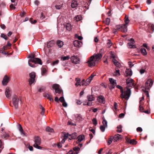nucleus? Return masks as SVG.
<instances>
[{"instance_id": "nucleus-1", "label": "nucleus", "mask_w": 154, "mask_h": 154, "mask_svg": "<svg viewBox=\"0 0 154 154\" xmlns=\"http://www.w3.org/2000/svg\"><path fill=\"white\" fill-rule=\"evenodd\" d=\"M35 55L34 54H31L29 55V57L30 59L28 60V64L29 66L32 67H34L35 65L34 64L32 65L30 63V62L42 65V61L41 59L38 58H35Z\"/></svg>"}, {"instance_id": "nucleus-2", "label": "nucleus", "mask_w": 154, "mask_h": 154, "mask_svg": "<svg viewBox=\"0 0 154 154\" xmlns=\"http://www.w3.org/2000/svg\"><path fill=\"white\" fill-rule=\"evenodd\" d=\"M116 87L120 90L121 93V97L122 98H125L128 100L131 94V91L130 89L127 88L126 91L123 92V88L119 85H117Z\"/></svg>"}, {"instance_id": "nucleus-3", "label": "nucleus", "mask_w": 154, "mask_h": 154, "mask_svg": "<svg viewBox=\"0 0 154 154\" xmlns=\"http://www.w3.org/2000/svg\"><path fill=\"white\" fill-rule=\"evenodd\" d=\"M125 23L121 26L117 25L116 26V29L119 31L125 32L127 31V25L129 23L130 20L128 19V17L125 15Z\"/></svg>"}, {"instance_id": "nucleus-4", "label": "nucleus", "mask_w": 154, "mask_h": 154, "mask_svg": "<svg viewBox=\"0 0 154 154\" xmlns=\"http://www.w3.org/2000/svg\"><path fill=\"white\" fill-rule=\"evenodd\" d=\"M95 75L94 73H92L89 77V78L86 80L85 82V80L83 79H82L81 81V80L80 78H78V85L81 86H86L89 85L91 82V81L92 80L94 77Z\"/></svg>"}, {"instance_id": "nucleus-5", "label": "nucleus", "mask_w": 154, "mask_h": 154, "mask_svg": "<svg viewBox=\"0 0 154 154\" xmlns=\"http://www.w3.org/2000/svg\"><path fill=\"white\" fill-rule=\"evenodd\" d=\"M35 143L33 144V146L35 148L41 149L42 147L39 145L41 144V140L39 137H37L35 138Z\"/></svg>"}, {"instance_id": "nucleus-6", "label": "nucleus", "mask_w": 154, "mask_h": 154, "mask_svg": "<svg viewBox=\"0 0 154 154\" xmlns=\"http://www.w3.org/2000/svg\"><path fill=\"white\" fill-rule=\"evenodd\" d=\"M87 98L88 101L87 102V104L84 103L83 105H87L89 106H91L92 104V102L95 100V97L93 95L89 94L87 96Z\"/></svg>"}, {"instance_id": "nucleus-7", "label": "nucleus", "mask_w": 154, "mask_h": 154, "mask_svg": "<svg viewBox=\"0 0 154 154\" xmlns=\"http://www.w3.org/2000/svg\"><path fill=\"white\" fill-rule=\"evenodd\" d=\"M95 60H94V55L91 56L89 59L88 61L86 62L88 64V66L89 67H92L95 66Z\"/></svg>"}, {"instance_id": "nucleus-8", "label": "nucleus", "mask_w": 154, "mask_h": 154, "mask_svg": "<svg viewBox=\"0 0 154 154\" xmlns=\"http://www.w3.org/2000/svg\"><path fill=\"white\" fill-rule=\"evenodd\" d=\"M30 78L29 80V84L31 85L35 82V74L34 72H32L29 74Z\"/></svg>"}, {"instance_id": "nucleus-9", "label": "nucleus", "mask_w": 154, "mask_h": 154, "mask_svg": "<svg viewBox=\"0 0 154 154\" xmlns=\"http://www.w3.org/2000/svg\"><path fill=\"white\" fill-rule=\"evenodd\" d=\"M19 98L17 96L15 95L12 98V103L15 108L18 107Z\"/></svg>"}, {"instance_id": "nucleus-10", "label": "nucleus", "mask_w": 154, "mask_h": 154, "mask_svg": "<svg viewBox=\"0 0 154 154\" xmlns=\"http://www.w3.org/2000/svg\"><path fill=\"white\" fill-rule=\"evenodd\" d=\"M153 84V82L152 80H148L145 83V88L146 89H149L152 86Z\"/></svg>"}, {"instance_id": "nucleus-11", "label": "nucleus", "mask_w": 154, "mask_h": 154, "mask_svg": "<svg viewBox=\"0 0 154 154\" xmlns=\"http://www.w3.org/2000/svg\"><path fill=\"white\" fill-rule=\"evenodd\" d=\"M52 88L55 90V92L56 93L60 94L62 92V90L60 88L59 85L57 84H54L52 86Z\"/></svg>"}, {"instance_id": "nucleus-12", "label": "nucleus", "mask_w": 154, "mask_h": 154, "mask_svg": "<svg viewBox=\"0 0 154 154\" xmlns=\"http://www.w3.org/2000/svg\"><path fill=\"white\" fill-rule=\"evenodd\" d=\"M126 83L128 87H134V80L131 78H128L126 81Z\"/></svg>"}, {"instance_id": "nucleus-13", "label": "nucleus", "mask_w": 154, "mask_h": 154, "mask_svg": "<svg viewBox=\"0 0 154 154\" xmlns=\"http://www.w3.org/2000/svg\"><path fill=\"white\" fill-rule=\"evenodd\" d=\"M130 41L131 42L128 43V46L129 48H136V46L134 45V41L133 38H131L130 39Z\"/></svg>"}, {"instance_id": "nucleus-14", "label": "nucleus", "mask_w": 154, "mask_h": 154, "mask_svg": "<svg viewBox=\"0 0 154 154\" xmlns=\"http://www.w3.org/2000/svg\"><path fill=\"white\" fill-rule=\"evenodd\" d=\"M5 93L7 97L9 98L11 97V91L9 88H6Z\"/></svg>"}, {"instance_id": "nucleus-15", "label": "nucleus", "mask_w": 154, "mask_h": 154, "mask_svg": "<svg viewBox=\"0 0 154 154\" xmlns=\"http://www.w3.org/2000/svg\"><path fill=\"white\" fill-rule=\"evenodd\" d=\"M9 81V78L5 75L3 78L2 83L3 85H6Z\"/></svg>"}, {"instance_id": "nucleus-16", "label": "nucleus", "mask_w": 154, "mask_h": 154, "mask_svg": "<svg viewBox=\"0 0 154 154\" xmlns=\"http://www.w3.org/2000/svg\"><path fill=\"white\" fill-rule=\"evenodd\" d=\"M132 75V71L131 69H126L125 71V76H131Z\"/></svg>"}, {"instance_id": "nucleus-17", "label": "nucleus", "mask_w": 154, "mask_h": 154, "mask_svg": "<svg viewBox=\"0 0 154 154\" xmlns=\"http://www.w3.org/2000/svg\"><path fill=\"white\" fill-rule=\"evenodd\" d=\"M94 60L96 62H98L102 57V55L100 53L94 54Z\"/></svg>"}, {"instance_id": "nucleus-18", "label": "nucleus", "mask_w": 154, "mask_h": 154, "mask_svg": "<svg viewBox=\"0 0 154 154\" xmlns=\"http://www.w3.org/2000/svg\"><path fill=\"white\" fill-rule=\"evenodd\" d=\"M73 150H71L67 153V154H77V146L73 149Z\"/></svg>"}, {"instance_id": "nucleus-19", "label": "nucleus", "mask_w": 154, "mask_h": 154, "mask_svg": "<svg viewBox=\"0 0 154 154\" xmlns=\"http://www.w3.org/2000/svg\"><path fill=\"white\" fill-rule=\"evenodd\" d=\"M148 30L149 32L152 33L154 30V25L152 24H149Z\"/></svg>"}, {"instance_id": "nucleus-20", "label": "nucleus", "mask_w": 154, "mask_h": 154, "mask_svg": "<svg viewBox=\"0 0 154 154\" xmlns=\"http://www.w3.org/2000/svg\"><path fill=\"white\" fill-rule=\"evenodd\" d=\"M109 81L111 84L112 85V87L113 88H114L116 85V81L112 78H109Z\"/></svg>"}, {"instance_id": "nucleus-21", "label": "nucleus", "mask_w": 154, "mask_h": 154, "mask_svg": "<svg viewBox=\"0 0 154 154\" xmlns=\"http://www.w3.org/2000/svg\"><path fill=\"white\" fill-rule=\"evenodd\" d=\"M97 100L98 102L101 103H104L105 101L104 97L102 95H100L97 98Z\"/></svg>"}, {"instance_id": "nucleus-22", "label": "nucleus", "mask_w": 154, "mask_h": 154, "mask_svg": "<svg viewBox=\"0 0 154 154\" xmlns=\"http://www.w3.org/2000/svg\"><path fill=\"white\" fill-rule=\"evenodd\" d=\"M44 97L49 100L51 101H53V100L52 98V96L51 95L49 94H46L44 95Z\"/></svg>"}, {"instance_id": "nucleus-23", "label": "nucleus", "mask_w": 154, "mask_h": 154, "mask_svg": "<svg viewBox=\"0 0 154 154\" xmlns=\"http://www.w3.org/2000/svg\"><path fill=\"white\" fill-rule=\"evenodd\" d=\"M71 59L72 63L76 64L77 63V57L76 56L74 55L72 56Z\"/></svg>"}, {"instance_id": "nucleus-24", "label": "nucleus", "mask_w": 154, "mask_h": 154, "mask_svg": "<svg viewBox=\"0 0 154 154\" xmlns=\"http://www.w3.org/2000/svg\"><path fill=\"white\" fill-rule=\"evenodd\" d=\"M64 26L66 27L67 30L70 31L72 29V26L71 24L69 23H66L65 24Z\"/></svg>"}, {"instance_id": "nucleus-25", "label": "nucleus", "mask_w": 154, "mask_h": 154, "mask_svg": "<svg viewBox=\"0 0 154 154\" xmlns=\"http://www.w3.org/2000/svg\"><path fill=\"white\" fill-rule=\"evenodd\" d=\"M71 7L72 8H76L77 6V0H72Z\"/></svg>"}, {"instance_id": "nucleus-26", "label": "nucleus", "mask_w": 154, "mask_h": 154, "mask_svg": "<svg viewBox=\"0 0 154 154\" xmlns=\"http://www.w3.org/2000/svg\"><path fill=\"white\" fill-rule=\"evenodd\" d=\"M116 71L114 72L113 75L114 76H117L120 75V74L119 72V70L118 68H115Z\"/></svg>"}, {"instance_id": "nucleus-27", "label": "nucleus", "mask_w": 154, "mask_h": 154, "mask_svg": "<svg viewBox=\"0 0 154 154\" xmlns=\"http://www.w3.org/2000/svg\"><path fill=\"white\" fill-rule=\"evenodd\" d=\"M112 61L113 62L115 66L117 67H119L121 66L120 64L118 62L116 59H113Z\"/></svg>"}, {"instance_id": "nucleus-28", "label": "nucleus", "mask_w": 154, "mask_h": 154, "mask_svg": "<svg viewBox=\"0 0 154 154\" xmlns=\"http://www.w3.org/2000/svg\"><path fill=\"white\" fill-rule=\"evenodd\" d=\"M85 138L84 135H80L78 137V141L81 142Z\"/></svg>"}, {"instance_id": "nucleus-29", "label": "nucleus", "mask_w": 154, "mask_h": 154, "mask_svg": "<svg viewBox=\"0 0 154 154\" xmlns=\"http://www.w3.org/2000/svg\"><path fill=\"white\" fill-rule=\"evenodd\" d=\"M57 44L59 48L62 47L63 45V42L61 41H58L57 42Z\"/></svg>"}, {"instance_id": "nucleus-30", "label": "nucleus", "mask_w": 154, "mask_h": 154, "mask_svg": "<svg viewBox=\"0 0 154 154\" xmlns=\"http://www.w3.org/2000/svg\"><path fill=\"white\" fill-rule=\"evenodd\" d=\"M76 136H77L76 133H74L72 134H71V135H70L69 136V137H71V138L69 137V139L70 140H71V139H75L76 138Z\"/></svg>"}, {"instance_id": "nucleus-31", "label": "nucleus", "mask_w": 154, "mask_h": 154, "mask_svg": "<svg viewBox=\"0 0 154 154\" xmlns=\"http://www.w3.org/2000/svg\"><path fill=\"white\" fill-rule=\"evenodd\" d=\"M19 131H20V133H21V134H23L24 135H25V133L23 131V129L21 125H20L19 124Z\"/></svg>"}, {"instance_id": "nucleus-32", "label": "nucleus", "mask_w": 154, "mask_h": 154, "mask_svg": "<svg viewBox=\"0 0 154 154\" xmlns=\"http://www.w3.org/2000/svg\"><path fill=\"white\" fill-rule=\"evenodd\" d=\"M141 52L143 55H145L147 54V52L146 50L143 48H142L140 49Z\"/></svg>"}, {"instance_id": "nucleus-33", "label": "nucleus", "mask_w": 154, "mask_h": 154, "mask_svg": "<svg viewBox=\"0 0 154 154\" xmlns=\"http://www.w3.org/2000/svg\"><path fill=\"white\" fill-rule=\"evenodd\" d=\"M70 58V56L67 55L66 56L62 57H61V60L63 61H64L68 60Z\"/></svg>"}, {"instance_id": "nucleus-34", "label": "nucleus", "mask_w": 154, "mask_h": 154, "mask_svg": "<svg viewBox=\"0 0 154 154\" xmlns=\"http://www.w3.org/2000/svg\"><path fill=\"white\" fill-rule=\"evenodd\" d=\"M122 126L120 125L117 127V131L118 133H120L122 132Z\"/></svg>"}, {"instance_id": "nucleus-35", "label": "nucleus", "mask_w": 154, "mask_h": 154, "mask_svg": "<svg viewBox=\"0 0 154 154\" xmlns=\"http://www.w3.org/2000/svg\"><path fill=\"white\" fill-rule=\"evenodd\" d=\"M120 136V135L119 134H118L115 136L114 138H113L115 142L117 140L119 139Z\"/></svg>"}, {"instance_id": "nucleus-36", "label": "nucleus", "mask_w": 154, "mask_h": 154, "mask_svg": "<svg viewBox=\"0 0 154 154\" xmlns=\"http://www.w3.org/2000/svg\"><path fill=\"white\" fill-rule=\"evenodd\" d=\"M112 45V43L109 39L108 40L107 43V46L108 47H110Z\"/></svg>"}, {"instance_id": "nucleus-37", "label": "nucleus", "mask_w": 154, "mask_h": 154, "mask_svg": "<svg viewBox=\"0 0 154 154\" xmlns=\"http://www.w3.org/2000/svg\"><path fill=\"white\" fill-rule=\"evenodd\" d=\"M46 131H47L51 132H53L54 131L53 129L52 128H51L49 127H48L46 128Z\"/></svg>"}, {"instance_id": "nucleus-38", "label": "nucleus", "mask_w": 154, "mask_h": 154, "mask_svg": "<svg viewBox=\"0 0 154 154\" xmlns=\"http://www.w3.org/2000/svg\"><path fill=\"white\" fill-rule=\"evenodd\" d=\"M110 57L111 58H113V59H115L116 57L114 53L112 51L110 52Z\"/></svg>"}, {"instance_id": "nucleus-39", "label": "nucleus", "mask_w": 154, "mask_h": 154, "mask_svg": "<svg viewBox=\"0 0 154 154\" xmlns=\"http://www.w3.org/2000/svg\"><path fill=\"white\" fill-rule=\"evenodd\" d=\"M63 4V3H62L60 5H55V7L57 9H60L62 7Z\"/></svg>"}, {"instance_id": "nucleus-40", "label": "nucleus", "mask_w": 154, "mask_h": 154, "mask_svg": "<svg viewBox=\"0 0 154 154\" xmlns=\"http://www.w3.org/2000/svg\"><path fill=\"white\" fill-rule=\"evenodd\" d=\"M102 123L103 126H105L106 127H107V122L105 119L103 120Z\"/></svg>"}, {"instance_id": "nucleus-41", "label": "nucleus", "mask_w": 154, "mask_h": 154, "mask_svg": "<svg viewBox=\"0 0 154 154\" xmlns=\"http://www.w3.org/2000/svg\"><path fill=\"white\" fill-rule=\"evenodd\" d=\"M113 138L112 137H111L108 140V145H109L112 143Z\"/></svg>"}, {"instance_id": "nucleus-42", "label": "nucleus", "mask_w": 154, "mask_h": 154, "mask_svg": "<svg viewBox=\"0 0 154 154\" xmlns=\"http://www.w3.org/2000/svg\"><path fill=\"white\" fill-rule=\"evenodd\" d=\"M79 120V121H82L83 120V118L82 116L81 115H78V120Z\"/></svg>"}, {"instance_id": "nucleus-43", "label": "nucleus", "mask_w": 154, "mask_h": 154, "mask_svg": "<svg viewBox=\"0 0 154 154\" xmlns=\"http://www.w3.org/2000/svg\"><path fill=\"white\" fill-rule=\"evenodd\" d=\"M41 108L42 109V111L41 112V114L43 116L45 112V109L42 106H41Z\"/></svg>"}, {"instance_id": "nucleus-44", "label": "nucleus", "mask_w": 154, "mask_h": 154, "mask_svg": "<svg viewBox=\"0 0 154 154\" xmlns=\"http://www.w3.org/2000/svg\"><path fill=\"white\" fill-rule=\"evenodd\" d=\"M137 142L134 139L131 140H130L129 143L132 144H136Z\"/></svg>"}, {"instance_id": "nucleus-45", "label": "nucleus", "mask_w": 154, "mask_h": 154, "mask_svg": "<svg viewBox=\"0 0 154 154\" xmlns=\"http://www.w3.org/2000/svg\"><path fill=\"white\" fill-rule=\"evenodd\" d=\"M110 20L109 18H107L106 20V24L107 25H109L110 24Z\"/></svg>"}, {"instance_id": "nucleus-46", "label": "nucleus", "mask_w": 154, "mask_h": 154, "mask_svg": "<svg viewBox=\"0 0 154 154\" xmlns=\"http://www.w3.org/2000/svg\"><path fill=\"white\" fill-rule=\"evenodd\" d=\"M63 134L64 135L63 139L66 140L68 138L69 136V134H66L65 133H63Z\"/></svg>"}, {"instance_id": "nucleus-47", "label": "nucleus", "mask_w": 154, "mask_h": 154, "mask_svg": "<svg viewBox=\"0 0 154 154\" xmlns=\"http://www.w3.org/2000/svg\"><path fill=\"white\" fill-rule=\"evenodd\" d=\"M46 69L45 68H43L42 69V75H44L46 72Z\"/></svg>"}, {"instance_id": "nucleus-48", "label": "nucleus", "mask_w": 154, "mask_h": 154, "mask_svg": "<svg viewBox=\"0 0 154 154\" xmlns=\"http://www.w3.org/2000/svg\"><path fill=\"white\" fill-rule=\"evenodd\" d=\"M82 44H83L82 42L78 41V47H82Z\"/></svg>"}, {"instance_id": "nucleus-49", "label": "nucleus", "mask_w": 154, "mask_h": 154, "mask_svg": "<svg viewBox=\"0 0 154 154\" xmlns=\"http://www.w3.org/2000/svg\"><path fill=\"white\" fill-rule=\"evenodd\" d=\"M100 129L102 132H104L105 130V126L103 125L101 126L100 127Z\"/></svg>"}, {"instance_id": "nucleus-50", "label": "nucleus", "mask_w": 154, "mask_h": 154, "mask_svg": "<svg viewBox=\"0 0 154 154\" xmlns=\"http://www.w3.org/2000/svg\"><path fill=\"white\" fill-rule=\"evenodd\" d=\"M1 36L2 38H3L5 40H7L8 39L7 36L4 34H1Z\"/></svg>"}, {"instance_id": "nucleus-51", "label": "nucleus", "mask_w": 154, "mask_h": 154, "mask_svg": "<svg viewBox=\"0 0 154 154\" xmlns=\"http://www.w3.org/2000/svg\"><path fill=\"white\" fill-rule=\"evenodd\" d=\"M92 122L93 124L96 125L97 124V120L96 119H94L92 120Z\"/></svg>"}, {"instance_id": "nucleus-52", "label": "nucleus", "mask_w": 154, "mask_h": 154, "mask_svg": "<svg viewBox=\"0 0 154 154\" xmlns=\"http://www.w3.org/2000/svg\"><path fill=\"white\" fill-rule=\"evenodd\" d=\"M68 125H71L72 126H76V123H73L72 122H71L69 121L68 122Z\"/></svg>"}, {"instance_id": "nucleus-53", "label": "nucleus", "mask_w": 154, "mask_h": 154, "mask_svg": "<svg viewBox=\"0 0 154 154\" xmlns=\"http://www.w3.org/2000/svg\"><path fill=\"white\" fill-rule=\"evenodd\" d=\"M6 6V4L4 2H2L0 4V7L2 8H4Z\"/></svg>"}, {"instance_id": "nucleus-54", "label": "nucleus", "mask_w": 154, "mask_h": 154, "mask_svg": "<svg viewBox=\"0 0 154 154\" xmlns=\"http://www.w3.org/2000/svg\"><path fill=\"white\" fill-rule=\"evenodd\" d=\"M59 100L62 103L65 101L63 97H60L59 98Z\"/></svg>"}, {"instance_id": "nucleus-55", "label": "nucleus", "mask_w": 154, "mask_h": 154, "mask_svg": "<svg viewBox=\"0 0 154 154\" xmlns=\"http://www.w3.org/2000/svg\"><path fill=\"white\" fill-rule=\"evenodd\" d=\"M59 61L58 60H55V61H54L52 65L53 66H54L56 64H57L59 63Z\"/></svg>"}, {"instance_id": "nucleus-56", "label": "nucleus", "mask_w": 154, "mask_h": 154, "mask_svg": "<svg viewBox=\"0 0 154 154\" xmlns=\"http://www.w3.org/2000/svg\"><path fill=\"white\" fill-rule=\"evenodd\" d=\"M139 109L141 112H143V106H141V104H140L139 106Z\"/></svg>"}, {"instance_id": "nucleus-57", "label": "nucleus", "mask_w": 154, "mask_h": 154, "mask_svg": "<svg viewBox=\"0 0 154 154\" xmlns=\"http://www.w3.org/2000/svg\"><path fill=\"white\" fill-rule=\"evenodd\" d=\"M14 6V4H12L10 5V7L11 9H14L15 8Z\"/></svg>"}, {"instance_id": "nucleus-58", "label": "nucleus", "mask_w": 154, "mask_h": 154, "mask_svg": "<svg viewBox=\"0 0 154 154\" xmlns=\"http://www.w3.org/2000/svg\"><path fill=\"white\" fill-rule=\"evenodd\" d=\"M62 103H63L62 105L64 107H66L67 106V103L65 101H64Z\"/></svg>"}, {"instance_id": "nucleus-59", "label": "nucleus", "mask_w": 154, "mask_h": 154, "mask_svg": "<svg viewBox=\"0 0 154 154\" xmlns=\"http://www.w3.org/2000/svg\"><path fill=\"white\" fill-rule=\"evenodd\" d=\"M137 131H139V132H141L142 131V128H140V127H138L137 128Z\"/></svg>"}, {"instance_id": "nucleus-60", "label": "nucleus", "mask_w": 154, "mask_h": 154, "mask_svg": "<svg viewBox=\"0 0 154 154\" xmlns=\"http://www.w3.org/2000/svg\"><path fill=\"white\" fill-rule=\"evenodd\" d=\"M82 19V17L81 15H78V21L81 20Z\"/></svg>"}, {"instance_id": "nucleus-61", "label": "nucleus", "mask_w": 154, "mask_h": 154, "mask_svg": "<svg viewBox=\"0 0 154 154\" xmlns=\"http://www.w3.org/2000/svg\"><path fill=\"white\" fill-rule=\"evenodd\" d=\"M73 44L75 47H77V41L75 40L73 42Z\"/></svg>"}, {"instance_id": "nucleus-62", "label": "nucleus", "mask_w": 154, "mask_h": 154, "mask_svg": "<svg viewBox=\"0 0 154 154\" xmlns=\"http://www.w3.org/2000/svg\"><path fill=\"white\" fill-rule=\"evenodd\" d=\"M12 2L14 3V6H16L17 5V2H15V0H11Z\"/></svg>"}, {"instance_id": "nucleus-63", "label": "nucleus", "mask_w": 154, "mask_h": 154, "mask_svg": "<svg viewBox=\"0 0 154 154\" xmlns=\"http://www.w3.org/2000/svg\"><path fill=\"white\" fill-rule=\"evenodd\" d=\"M124 116H125V114L124 113H121L120 114H119V117L120 118H122L123 117H124Z\"/></svg>"}, {"instance_id": "nucleus-64", "label": "nucleus", "mask_w": 154, "mask_h": 154, "mask_svg": "<svg viewBox=\"0 0 154 154\" xmlns=\"http://www.w3.org/2000/svg\"><path fill=\"white\" fill-rule=\"evenodd\" d=\"M57 147H58V148H61V147L62 146V144H61V143H59L57 144Z\"/></svg>"}]
</instances>
